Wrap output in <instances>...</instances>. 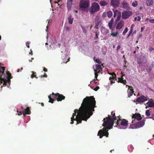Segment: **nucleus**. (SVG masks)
<instances>
[{
    "label": "nucleus",
    "instance_id": "obj_1",
    "mask_svg": "<svg viewBox=\"0 0 154 154\" xmlns=\"http://www.w3.org/2000/svg\"><path fill=\"white\" fill-rule=\"evenodd\" d=\"M95 104V100L93 96H86L84 98L80 107V112L77 113L75 119L77 124L81 123L82 120L86 121L93 114L92 112L94 110Z\"/></svg>",
    "mask_w": 154,
    "mask_h": 154
},
{
    "label": "nucleus",
    "instance_id": "obj_2",
    "mask_svg": "<svg viewBox=\"0 0 154 154\" xmlns=\"http://www.w3.org/2000/svg\"><path fill=\"white\" fill-rule=\"evenodd\" d=\"M103 120L104 122L103 123L102 125L103 126L108 128L112 127L114 123L116 122H113L112 116L109 115L108 116V118L106 117V118H104Z\"/></svg>",
    "mask_w": 154,
    "mask_h": 154
},
{
    "label": "nucleus",
    "instance_id": "obj_3",
    "mask_svg": "<svg viewBox=\"0 0 154 154\" xmlns=\"http://www.w3.org/2000/svg\"><path fill=\"white\" fill-rule=\"evenodd\" d=\"M79 8L82 10L88 8L90 5L89 0H80L79 3Z\"/></svg>",
    "mask_w": 154,
    "mask_h": 154
},
{
    "label": "nucleus",
    "instance_id": "obj_4",
    "mask_svg": "<svg viewBox=\"0 0 154 154\" xmlns=\"http://www.w3.org/2000/svg\"><path fill=\"white\" fill-rule=\"evenodd\" d=\"M99 10L100 6L99 4L95 2L92 3L89 11L90 14H93Z\"/></svg>",
    "mask_w": 154,
    "mask_h": 154
},
{
    "label": "nucleus",
    "instance_id": "obj_5",
    "mask_svg": "<svg viewBox=\"0 0 154 154\" xmlns=\"http://www.w3.org/2000/svg\"><path fill=\"white\" fill-rule=\"evenodd\" d=\"M118 118L119 119L116 121V122H115V125L116 126L117 125H120L125 126H127L128 125V120H127L125 119H121L120 118V116H118Z\"/></svg>",
    "mask_w": 154,
    "mask_h": 154
},
{
    "label": "nucleus",
    "instance_id": "obj_6",
    "mask_svg": "<svg viewBox=\"0 0 154 154\" xmlns=\"http://www.w3.org/2000/svg\"><path fill=\"white\" fill-rule=\"evenodd\" d=\"M51 96L52 98L57 100V101H61L63 100H64L65 98L64 96L62 94H60L58 93L55 94L52 93Z\"/></svg>",
    "mask_w": 154,
    "mask_h": 154
},
{
    "label": "nucleus",
    "instance_id": "obj_7",
    "mask_svg": "<svg viewBox=\"0 0 154 154\" xmlns=\"http://www.w3.org/2000/svg\"><path fill=\"white\" fill-rule=\"evenodd\" d=\"M132 14L131 11H123L122 14V17L123 19H127L129 18Z\"/></svg>",
    "mask_w": 154,
    "mask_h": 154
},
{
    "label": "nucleus",
    "instance_id": "obj_8",
    "mask_svg": "<svg viewBox=\"0 0 154 154\" xmlns=\"http://www.w3.org/2000/svg\"><path fill=\"white\" fill-rule=\"evenodd\" d=\"M4 70H3L2 74L0 73V80L2 83V81H3V85L6 86L7 82V80L5 79L4 78L5 74H4Z\"/></svg>",
    "mask_w": 154,
    "mask_h": 154
},
{
    "label": "nucleus",
    "instance_id": "obj_9",
    "mask_svg": "<svg viewBox=\"0 0 154 154\" xmlns=\"http://www.w3.org/2000/svg\"><path fill=\"white\" fill-rule=\"evenodd\" d=\"M147 100L146 97L145 96H141L137 99V102L138 103H143Z\"/></svg>",
    "mask_w": 154,
    "mask_h": 154
},
{
    "label": "nucleus",
    "instance_id": "obj_10",
    "mask_svg": "<svg viewBox=\"0 0 154 154\" xmlns=\"http://www.w3.org/2000/svg\"><path fill=\"white\" fill-rule=\"evenodd\" d=\"M145 120H143L141 121H140L134 124V125L136 126V128H138L143 126L145 124Z\"/></svg>",
    "mask_w": 154,
    "mask_h": 154
},
{
    "label": "nucleus",
    "instance_id": "obj_11",
    "mask_svg": "<svg viewBox=\"0 0 154 154\" xmlns=\"http://www.w3.org/2000/svg\"><path fill=\"white\" fill-rule=\"evenodd\" d=\"M109 74L111 75V76L109 77V80L111 81V83L113 84L115 83V81H113V80L116 79V73L115 72H112V73H109ZM116 80H117L116 79Z\"/></svg>",
    "mask_w": 154,
    "mask_h": 154
},
{
    "label": "nucleus",
    "instance_id": "obj_12",
    "mask_svg": "<svg viewBox=\"0 0 154 154\" xmlns=\"http://www.w3.org/2000/svg\"><path fill=\"white\" fill-rule=\"evenodd\" d=\"M132 119H136L138 121H140L142 119V117L140 113H135L133 115Z\"/></svg>",
    "mask_w": 154,
    "mask_h": 154
},
{
    "label": "nucleus",
    "instance_id": "obj_13",
    "mask_svg": "<svg viewBox=\"0 0 154 154\" xmlns=\"http://www.w3.org/2000/svg\"><path fill=\"white\" fill-rule=\"evenodd\" d=\"M112 128V127H109L108 128L107 127H105L103 128V130L104 132H103V136H105L106 137L109 136V133L108 132V129H110Z\"/></svg>",
    "mask_w": 154,
    "mask_h": 154
},
{
    "label": "nucleus",
    "instance_id": "obj_14",
    "mask_svg": "<svg viewBox=\"0 0 154 154\" xmlns=\"http://www.w3.org/2000/svg\"><path fill=\"white\" fill-rule=\"evenodd\" d=\"M111 3L112 5L116 7L119 6L120 2L119 0H111Z\"/></svg>",
    "mask_w": 154,
    "mask_h": 154
},
{
    "label": "nucleus",
    "instance_id": "obj_15",
    "mask_svg": "<svg viewBox=\"0 0 154 154\" xmlns=\"http://www.w3.org/2000/svg\"><path fill=\"white\" fill-rule=\"evenodd\" d=\"M22 112L24 116H25L26 114H30L31 112L29 107H27L26 109H23Z\"/></svg>",
    "mask_w": 154,
    "mask_h": 154
},
{
    "label": "nucleus",
    "instance_id": "obj_16",
    "mask_svg": "<svg viewBox=\"0 0 154 154\" xmlns=\"http://www.w3.org/2000/svg\"><path fill=\"white\" fill-rule=\"evenodd\" d=\"M74 112L73 113L72 117L71 118V122H70L71 124H72L73 123V121L75 120V118H74L75 116H76V114L77 112L78 113L79 112H78V110L77 109H75L74 110Z\"/></svg>",
    "mask_w": 154,
    "mask_h": 154
},
{
    "label": "nucleus",
    "instance_id": "obj_17",
    "mask_svg": "<svg viewBox=\"0 0 154 154\" xmlns=\"http://www.w3.org/2000/svg\"><path fill=\"white\" fill-rule=\"evenodd\" d=\"M96 69L94 70V71L97 72L98 73H102V68H101V66L99 64H96L95 66Z\"/></svg>",
    "mask_w": 154,
    "mask_h": 154
},
{
    "label": "nucleus",
    "instance_id": "obj_18",
    "mask_svg": "<svg viewBox=\"0 0 154 154\" xmlns=\"http://www.w3.org/2000/svg\"><path fill=\"white\" fill-rule=\"evenodd\" d=\"M122 5H123V8L127 9V10H129L131 9V8L129 7L128 3L125 2H124Z\"/></svg>",
    "mask_w": 154,
    "mask_h": 154
},
{
    "label": "nucleus",
    "instance_id": "obj_19",
    "mask_svg": "<svg viewBox=\"0 0 154 154\" xmlns=\"http://www.w3.org/2000/svg\"><path fill=\"white\" fill-rule=\"evenodd\" d=\"M124 75H123L122 74V77L120 78H118V82L119 83L120 82L125 85H126L127 82L124 79L123 76H124Z\"/></svg>",
    "mask_w": 154,
    "mask_h": 154
},
{
    "label": "nucleus",
    "instance_id": "obj_20",
    "mask_svg": "<svg viewBox=\"0 0 154 154\" xmlns=\"http://www.w3.org/2000/svg\"><path fill=\"white\" fill-rule=\"evenodd\" d=\"M124 22L121 21L116 26V29H120L124 25Z\"/></svg>",
    "mask_w": 154,
    "mask_h": 154
},
{
    "label": "nucleus",
    "instance_id": "obj_21",
    "mask_svg": "<svg viewBox=\"0 0 154 154\" xmlns=\"http://www.w3.org/2000/svg\"><path fill=\"white\" fill-rule=\"evenodd\" d=\"M73 0H67L66 6L68 10H69L71 8L72 2Z\"/></svg>",
    "mask_w": 154,
    "mask_h": 154
},
{
    "label": "nucleus",
    "instance_id": "obj_22",
    "mask_svg": "<svg viewBox=\"0 0 154 154\" xmlns=\"http://www.w3.org/2000/svg\"><path fill=\"white\" fill-rule=\"evenodd\" d=\"M104 134V130H100L98 132L97 135L98 136H99V137L100 138H102L104 136L103 135Z\"/></svg>",
    "mask_w": 154,
    "mask_h": 154
},
{
    "label": "nucleus",
    "instance_id": "obj_23",
    "mask_svg": "<svg viewBox=\"0 0 154 154\" xmlns=\"http://www.w3.org/2000/svg\"><path fill=\"white\" fill-rule=\"evenodd\" d=\"M128 97H130L132 96L133 95V94L134 92V91H133V88H131L130 89V90H128Z\"/></svg>",
    "mask_w": 154,
    "mask_h": 154
},
{
    "label": "nucleus",
    "instance_id": "obj_24",
    "mask_svg": "<svg viewBox=\"0 0 154 154\" xmlns=\"http://www.w3.org/2000/svg\"><path fill=\"white\" fill-rule=\"evenodd\" d=\"M113 18H112L111 19V20L108 23V26H109V27L110 29H111L112 28V25L113 24Z\"/></svg>",
    "mask_w": 154,
    "mask_h": 154
},
{
    "label": "nucleus",
    "instance_id": "obj_25",
    "mask_svg": "<svg viewBox=\"0 0 154 154\" xmlns=\"http://www.w3.org/2000/svg\"><path fill=\"white\" fill-rule=\"evenodd\" d=\"M146 104L148 106L150 107H152L154 106V102H149V101L146 103Z\"/></svg>",
    "mask_w": 154,
    "mask_h": 154
},
{
    "label": "nucleus",
    "instance_id": "obj_26",
    "mask_svg": "<svg viewBox=\"0 0 154 154\" xmlns=\"http://www.w3.org/2000/svg\"><path fill=\"white\" fill-rule=\"evenodd\" d=\"M68 20L69 21V23L70 24H72L73 20V18H72L71 16H70L68 17Z\"/></svg>",
    "mask_w": 154,
    "mask_h": 154
},
{
    "label": "nucleus",
    "instance_id": "obj_27",
    "mask_svg": "<svg viewBox=\"0 0 154 154\" xmlns=\"http://www.w3.org/2000/svg\"><path fill=\"white\" fill-rule=\"evenodd\" d=\"M99 4L103 6H106L107 5V3L104 1H100Z\"/></svg>",
    "mask_w": 154,
    "mask_h": 154
},
{
    "label": "nucleus",
    "instance_id": "obj_28",
    "mask_svg": "<svg viewBox=\"0 0 154 154\" xmlns=\"http://www.w3.org/2000/svg\"><path fill=\"white\" fill-rule=\"evenodd\" d=\"M112 120H113V122H116V121L117 120V117L115 115V113H113V114L112 115Z\"/></svg>",
    "mask_w": 154,
    "mask_h": 154
},
{
    "label": "nucleus",
    "instance_id": "obj_29",
    "mask_svg": "<svg viewBox=\"0 0 154 154\" xmlns=\"http://www.w3.org/2000/svg\"><path fill=\"white\" fill-rule=\"evenodd\" d=\"M153 3L152 0H147L146 1V5H147L150 6Z\"/></svg>",
    "mask_w": 154,
    "mask_h": 154
},
{
    "label": "nucleus",
    "instance_id": "obj_30",
    "mask_svg": "<svg viewBox=\"0 0 154 154\" xmlns=\"http://www.w3.org/2000/svg\"><path fill=\"white\" fill-rule=\"evenodd\" d=\"M113 15V13L112 11H108L107 12V15H108V17L109 18H111V17Z\"/></svg>",
    "mask_w": 154,
    "mask_h": 154
},
{
    "label": "nucleus",
    "instance_id": "obj_31",
    "mask_svg": "<svg viewBox=\"0 0 154 154\" xmlns=\"http://www.w3.org/2000/svg\"><path fill=\"white\" fill-rule=\"evenodd\" d=\"M93 59L94 61L97 63L98 64H100L101 63V62L100 61V60L99 59H95V57H94L93 58Z\"/></svg>",
    "mask_w": 154,
    "mask_h": 154
},
{
    "label": "nucleus",
    "instance_id": "obj_32",
    "mask_svg": "<svg viewBox=\"0 0 154 154\" xmlns=\"http://www.w3.org/2000/svg\"><path fill=\"white\" fill-rule=\"evenodd\" d=\"M32 72V74L31 76V78L33 79V78L35 77L36 79H37L38 77L36 76V73L34 72L33 71Z\"/></svg>",
    "mask_w": 154,
    "mask_h": 154
},
{
    "label": "nucleus",
    "instance_id": "obj_33",
    "mask_svg": "<svg viewBox=\"0 0 154 154\" xmlns=\"http://www.w3.org/2000/svg\"><path fill=\"white\" fill-rule=\"evenodd\" d=\"M48 98L49 99V102L51 103H53L54 99L53 98H51L50 95V96H48Z\"/></svg>",
    "mask_w": 154,
    "mask_h": 154
},
{
    "label": "nucleus",
    "instance_id": "obj_34",
    "mask_svg": "<svg viewBox=\"0 0 154 154\" xmlns=\"http://www.w3.org/2000/svg\"><path fill=\"white\" fill-rule=\"evenodd\" d=\"M70 58H67L66 57L65 58V59H63V63H66L68 62L69 61Z\"/></svg>",
    "mask_w": 154,
    "mask_h": 154
},
{
    "label": "nucleus",
    "instance_id": "obj_35",
    "mask_svg": "<svg viewBox=\"0 0 154 154\" xmlns=\"http://www.w3.org/2000/svg\"><path fill=\"white\" fill-rule=\"evenodd\" d=\"M100 22V20H97V22L95 23V28L96 29H98V26L99 25Z\"/></svg>",
    "mask_w": 154,
    "mask_h": 154
},
{
    "label": "nucleus",
    "instance_id": "obj_36",
    "mask_svg": "<svg viewBox=\"0 0 154 154\" xmlns=\"http://www.w3.org/2000/svg\"><path fill=\"white\" fill-rule=\"evenodd\" d=\"M145 113L146 115L148 116H150L151 115L150 111L149 109H147L146 110Z\"/></svg>",
    "mask_w": 154,
    "mask_h": 154
},
{
    "label": "nucleus",
    "instance_id": "obj_37",
    "mask_svg": "<svg viewBox=\"0 0 154 154\" xmlns=\"http://www.w3.org/2000/svg\"><path fill=\"white\" fill-rule=\"evenodd\" d=\"M118 34H119V33L118 32H116V33L112 32L111 34V35H112L113 37H116L118 35Z\"/></svg>",
    "mask_w": 154,
    "mask_h": 154
},
{
    "label": "nucleus",
    "instance_id": "obj_38",
    "mask_svg": "<svg viewBox=\"0 0 154 154\" xmlns=\"http://www.w3.org/2000/svg\"><path fill=\"white\" fill-rule=\"evenodd\" d=\"M138 5V2L135 1L134 2H133L132 4V5L134 7H136Z\"/></svg>",
    "mask_w": 154,
    "mask_h": 154
},
{
    "label": "nucleus",
    "instance_id": "obj_39",
    "mask_svg": "<svg viewBox=\"0 0 154 154\" xmlns=\"http://www.w3.org/2000/svg\"><path fill=\"white\" fill-rule=\"evenodd\" d=\"M114 11V15H113V17H115L116 15V12L118 11V10L117 9H114L113 10Z\"/></svg>",
    "mask_w": 154,
    "mask_h": 154
},
{
    "label": "nucleus",
    "instance_id": "obj_40",
    "mask_svg": "<svg viewBox=\"0 0 154 154\" xmlns=\"http://www.w3.org/2000/svg\"><path fill=\"white\" fill-rule=\"evenodd\" d=\"M5 70V67L0 66V72L2 74L3 70Z\"/></svg>",
    "mask_w": 154,
    "mask_h": 154
},
{
    "label": "nucleus",
    "instance_id": "obj_41",
    "mask_svg": "<svg viewBox=\"0 0 154 154\" xmlns=\"http://www.w3.org/2000/svg\"><path fill=\"white\" fill-rule=\"evenodd\" d=\"M128 29L127 27H126L125 29V31L123 32V34L124 35H125L126 33L128 31Z\"/></svg>",
    "mask_w": 154,
    "mask_h": 154
},
{
    "label": "nucleus",
    "instance_id": "obj_42",
    "mask_svg": "<svg viewBox=\"0 0 154 154\" xmlns=\"http://www.w3.org/2000/svg\"><path fill=\"white\" fill-rule=\"evenodd\" d=\"M121 14H119L117 16V18L116 20V21H118L119 20H120V19H121Z\"/></svg>",
    "mask_w": 154,
    "mask_h": 154
},
{
    "label": "nucleus",
    "instance_id": "obj_43",
    "mask_svg": "<svg viewBox=\"0 0 154 154\" xmlns=\"http://www.w3.org/2000/svg\"><path fill=\"white\" fill-rule=\"evenodd\" d=\"M98 34L97 32H95V35L94 37V40H96L98 38Z\"/></svg>",
    "mask_w": 154,
    "mask_h": 154
},
{
    "label": "nucleus",
    "instance_id": "obj_44",
    "mask_svg": "<svg viewBox=\"0 0 154 154\" xmlns=\"http://www.w3.org/2000/svg\"><path fill=\"white\" fill-rule=\"evenodd\" d=\"M81 27L82 29L83 32L84 33H86L87 32L86 29L84 27H83L82 25H81Z\"/></svg>",
    "mask_w": 154,
    "mask_h": 154
},
{
    "label": "nucleus",
    "instance_id": "obj_45",
    "mask_svg": "<svg viewBox=\"0 0 154 154\" xmlns=\"http://www.w3.org/2000/svg\"><path fill=\"white\" fill-rule=\"evenodd\" d=\"M130 128L132 129L136 128V126L134 125V124L133 125H131L130 126Z\"/></svg>",
    "mask_w": 154,
    "mask_h": 154
},
{
    "label": "nucleus",
    "instance_id": "obj_46",
    "mask_svg": "<svg viewBox=\"0 0 154 154\" xmlns=\"http://www.w3.org/2000/svg\"><path fill=\"white\" fill-rule=\"evenodd\" d=\"M94 72H95V73H94L95 78V79H97V77L98 75V73L96 71H94Z\"/></svg>",
    "mask_w": 154,
    "mask_h": 154
},
{
    "label": "nucleus",
    "instance_id": "obj_47",
    "mask_svg": "<svg viewBox=\"0 0 154 154\" xmlns=\"http://www.w3.org/2000/svg\"><path fill=\"white\" fill-rule=\"evenodd\" d=\"M7 74L8 75V78H12V77H11V74L9 72H8L7 73Z\"/></svg>",
    "mask_w": 154,
    "mask_h": 154
},
{
    "label": "nucleus",
    "instance_id": "obj_48",
    "mask_svg": "<svg viewBox=\"0 0 154 154\" xmlns=\"http://www.w3.org/2000/svg\"><path fill=\"white\" fill-rule=\"evenodd\" d=\"M149 118L152 119L154 120V112L152 113L151 114V116L149 117Z\"/></svg>",
    "mask_w": 154,
    "mask_h": 154
},
{
    "label": "nucleus",
    "instance_id": "obj_49",
    "mask_svg": "<svg viewBox=\"0 0 154 154\" xmlns=\"http://www.w3.org/2000/svg\"><path fill=\"white\" fill-rule=\"evenodd\" d=\"M47 75L46 73H45V74L44 75H42L39 76V77H40L41 78H42L43 77L47 78Z\"/></svg>",
    "mask_w": 154,
    "mask_h": 154
},
{
    "label": "nucleus",
    "instance_id": "obj_50",
    "mask_svg": "<svg viewBox=\"0 0 154 154\" xmlns=\"http://www.w3.org/2000/svg\"><path fill=\"white\" fill-rule=\"evenodd\" d=\"M30 43V42H26V46L28 48H29V44Z\"/></svg>",
    "mask_w": 154,
    "mask_h": 154
},
{
    "label": "nucleus",
    "instance_id": "obj_51",
    "mask_svg": "<svg viewBox=\"0 0 154 154\" xmlns=\"http://www.w3.org/2000/svg\"><path fill=\"white\" fill-rule=\"evenodd\" d=\"M99 89V87L98 86H97L94 89V90L95 91H97Z\"/></svg>",
    "mask_w": 154,
    "mask_h": 154
},
{
    "label": "nucleus",
    "instance_id": "obj_52",
    "mask_svg": "<svg viewBox=\"0 0 154 154\" xmlns=\"http://www.w3.org/2000/svg\"><path fill=\"white\" fill-rule=\"evenodd\" d=\"M134 26V24H132L131 26V27L130 30H131V31H133Z\"/></svg>",
    "mask_w": 154,
    "mask_h": 154
},
{
    "label": "nucleus",
    "instance_id": "obj_53",
    "mask_svg": "<svg viewBox=\"0 0 154 154\" xmlns=\"http://www.w3.org/2000/svg\"><path fill=\"white\" fill-rule=\"evenodd\" d=\"M65 29L66 31H69V28L68 26H66L65 28Z\"/></svg>",
    "mask_w": 154,
    "mask_h": 154
},
{
    "label": "nucleus",
    "instance_id": "obj_54",
    "mask_svg": "<svg viewBox=\"0 0 154 154\" xmlns=\"http://www.w3.org/2000/svg\"><path fill=\"white\" fill-rule=\"evenodd\" d=\"M149 21L150 23H154V19H150L149 20Z\"/></svg>",
    "mask_w": 154,
    "mask_h": 154
},
{
    "label": "nucleus",
    "instance_id": "obj_55",
    "mask_svg": "<svg viewBox=\"0 0 154 154\" xmlns=\"http://www.w3.org/2000/svg\"><path fill=\"white\" fill-rule=\"evenodd\" d=\"M142 36V33L139 34L138 36V37L137 39H138L140 38H141Z\"/></svg>",
    "mask_w": 154,
    "mask_h": 154
},
{
    "label": "nucleus",
    "instance_id": "obj_56",
    "mask_svg": "<svg viewBox=\"0 0 154 154\" xmlns=\"http://www.w3.org/2000/svg\"><path fill=\"white\" fill-rule=\"evenodd\" d=\"M121 48V46L120 45H118L116 51H118Z\"/></svg>",
    "mask_w": 154,
    "mask_h": 154
},
{
    "label": "nucleus",
    "instance_id": "obj_57",
    "mask_svg": "<svg viewBox=\"0 0 154 154\" xmlns=\"http://www.w3.org/2000/svg\"><path fill=\"white\" fill-rule=\"evenodd\" d=\"M154 50V48L152 47H150L149 49V50L150 51H152Z\"/></svg>",
    "mask_w": 154,
    "mask_h": 154
},
{
    "label": "nucleus",
    "instance_id": "obj_58",
    "mask_svg": "<svg viewBox=\"0 0 154 154\" xmlns=\"http://www.w3.org/2000/svg\"><path fill=\"white\" fill-rule=\"evenodd\" d=\"M12 78H8V79L7 80V82H11V79Z\"/></svg>",
    "mask_w": 154,
    "mask_h": 154
},
{
    "label": "nucleus",
    "instance_id": "obj_59",
    "mask_svg": "<svg viewBox=\"0 0 154 154\" xmlns=\"http://www.w3.org/2000/svg\"><path fill=\"white\" fill-rule=\"evenodd\" d=\"M18 115H21L22 114H23L22 111H19V112H18Z\"/></svg>",
    "mask_w": 154,
    "mask_h": 154
},
{
    "label": "nucleus",
    "instance_id": "obj_60",
    "mask_svg": "<svg viewBox=\"0 0 154 154\" xmlns=\"http://www.w3.org/2000/svg\"><path fill=\"white\" fill-rule=\"evenodd\" d=\"M43 70L45 72H47L48 71L47 69L45 67L44 68Z\"/></svg>",
    "mask_w": 154,
    "mask_h": 154
},
{
    "label": "nucleus",
    "instance_id": "obj_61",
    "mask_svg": "<svg viewBox=\"0 0 154 154\" xmlns=\"http://www.w3.org/2000/svg\"><path fill=\"white\" fill-rule=\"evenodd\" d=\"M128 87H129L128 89H131V88H133L132 87V86H128V85H126V87L127 88Z\"/></svg>",
    "mask_w": 154,
    "mask_h": 154
},
{
    "label": "nucleus",
    "instance_id": "obj_62",
    "mask_svg": "<svg viewBox=\"0 0 154 154\" xmlns=\"http://www.w3.org/2000/svg\"><path fill=\"white\" fill-rule=\"evenodd\" d=\"M137 17H138L137 20L138 21H140V20L141 19V17L140 16H137Z\"/></svg>",
    "mask_w": 154,
    "mask_h": 154
},
{
    "label": "nucleus",
    "instance_id": "obj_63",
    "mask_svg": "<svg viewBox=\"0 0 154 154\" xmlns=\"http://www.w3.org/2000/svg\"><path fill=\"white\" fill-rule=\"evenodd\" d=\"M137 32V31L136 30H135L132 33V35H133L134 34H135Z\"/></svg>",
    "mask_w": 154,
    "mask_h": 154
},
{
    "label": "nucleus",
    "instance_id": "obj_64",
    "mask_svg": "<svg viewBox=\"0 0 154 154\" xmlns=\"http://www.w3.org/2000/svg\"><path fill=\"white\" fill-rule=\"evenodd\" d=\"M133 31L130 30L129 33V35H130L132 33Z\"/></svg>",
    "mask_w": 154,
    "mask_h": 154
}]
</instances>
